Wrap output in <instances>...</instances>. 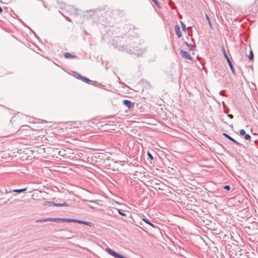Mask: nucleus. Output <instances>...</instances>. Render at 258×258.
<instances>
[{
	"instance_id": "f257e3e1",
	"label": "nucleus",
	"mask_w": 258,
	"mask_h": 258,
	"mask_svg": "<svg viewBox=\"0 0 258 258\" xmlns=\"http://www.w3.org/2000/svg\"><path fill=\"white\" fill-rule=\"evenodd\" d=\"M126 38V36H115L113 39V45L120 51L132 53V50L128 48L127 43L125 42Z\"/></svg>"
},
{
	"instance_id": "f03ea898",
	"label": "nucleus",
	"mask_w": 258,
	"mask_h": 258,
	"mask_svg": "<svg viewBox=\"0 0 258 258\" xmlns=\"http://www.w3.org/2000/svg\"><path fill=\"white\" fill-rule=\"evenodd\" d=\"M125 42L127 43L128 48L132 50L137 47L138 45V39L132 36H130L126 38Z\"/></svg>"
},
{
	"instance_id": "7ed1b4c3",
	"label": "nucleus",
	"mask_w": 258,
	"mask_h": 258,
	"mask_svg": "<svg viewBox=\"0 0 258 258\" xmlns=\"http://www.w3.org/2000/svg\"><path fill=\"white\" fill-rule=\"evenodd\" d=\"M76 78H77L78 80H81L83 82L86 83V84H90L91 82L93 83V85L95 86L96 85L95 84L97 83L96 82H92L91 80H90L89 78H86L85 77H84L79 73H76Z\"/></svg>"
},
{
	"instance_id": "20e7f679",
	"label": "nucleus",
	"mask_w": 258,
	"mask_h": 258,
	"mask_svg": "<svg viewBox=\"0 0 258 258\" xmlns=\"http://www.w3.org/2000/svg\"><path fill=\"white\" fill-rule=\"evenodd\" d=\"M105 250L108 252V254L115 258H123L124 256L116 252L115 251L113 250V249H111L109 247L106 248Z\"/></svg>"
},
{
	"instance_id": "39448f33",
	"label": "nucleus",
	"mask_w": 258,
	"mask_h": 258,
	"mask_svg": "<svg viewBox=\"0 0 258 258\" xmlns=\"http://www.w3.org/2000/svg\"><path fill=\"white\" fill-rule=\"evenodd\" d=\"M180 53L181 56L188 60H192V57L191 56L190 54L186 51L183 50L182 49H180Z\"/></svg>"
},
{
	"instance_id": "423d86ee",
	"label": "nucleus",
	"mask_w": 258,
	"mask_h": 258,
	"mask_svg": "<svg viewBox=\"0 0 258 258\" xmlns=\"http://www.w3.org/2000/svg\"><path fill=\"white\" fill-rule=\"evenodd\" d=\"M58 201L63 202L62 200L58 199V200H56V202H54V203L53 204V206H55V207H68L69 206V204L67 203H66V202L58 203L57 202Z\"/></svg>"
},
{
	"instance_id": "0eeeda50",
	"label": "nucleus",
	"mask_w": 258,
	"mask_h": 258,
	"mask_svg": "<svg viewBox=\"0 0 258 258\" xmlns=\"http://www.w3.org/2000/svg\"><path fill=\"white\" fill-rule=\"evenodd\" d=\"M122 104L126 106L128 109H131L134 106V103L129 100L124 99Z\"/></svg>"
},
{
	"instance_id": "6e6552de",
	"label": "nucleus",
	"mask_w": 258,
	"mask_h": 258,
	"mask_svg": "<svg viewBox=\"0 0 258 258\" xmlns=\"http://www.w3.org/2000/svg\"><path fill=\"white\" fill-rule=\"evenodd\" d=\"M222 135L224 137H225L226 138H227L228 139H229V140H230L231 141L233 142V143H234L235 144L237 145H239V146H242V145L239 143L238 141H237L236 140H235L234 139H233L232 137H231V136H230L229 135H228V134H226V133H223L222 134Z\"/></svg>"
},
{
	"instance_id": "1a4fd4ad",
	"label": "nucleus",
	"mask_w": 258,
	"mask_h": 258,
	"mask_svg": "<svg viewBox=\"0 0 258 258\" xmlns=\"http://www.w3.org/2000/svg\"><path fill=\"white\" fill-rule=\"evenodd\" d=\"M145 51H146L145 49H135V50H132V53H134L136 55H137L138 56H140V55H142V54H143Z\"/></svg>"
},
{
	"instance_id": "9d476101",
	"label": "nucleus",
	"mask_w": 258,
	"mask_h": 258,
	"mask_svg": "<svg viewBox=\"0 0 258 258\" xmlns=\"http://www.w3.org/2000/svg\"><path fill=\"white\" fill-rule=\"evenodd\" d=\"M112 212L114 214L117 213V214H118L120 215H121L122 216H124V217L126 216V214L125 213H124L123 211L122 210L118 209H117L116 208H113Z\"/></svg>"
},
{
	"instance_id": "9b49d317",
	"label": "nucleus",
	"mask_w": 258,
	"mask_h": 258,
	"mask_svg": "<svg viewBox=\"0 0 258 258\" xmlns=\"http://www.w3.org/2000/svg\"><path fill=\"white\" fill-rule=\"evenodd\" d=\"M142 220L145 222L146 224L151 226L152 227L154 228H158V227L156 225H155L154 224L152 223L151 222V221L148 218H142Z\"/></svg>"
},
{
	"instance_id": "f8f14e48",
	"label": "nucleus",
	"mask_w": 258,
	"mask_h": 258,
	"mask_svg": "<svg viewBox=\"0 0 258 258\" xmlns=\"http://www.w3.org/2000/svg\"><path fill=\"white\" fill-rule=\"evenodd\" d=\"M175 32L176 33V35L177 36V37L178 38H180L181 37L182 34L180 32V27L177 25H176L175 26Z\"/></svg>"
},
{
	"instance_id": "ddd939ff",
	"label": "nucleus",
	"mask_w": 258,
	"mask_h": 258,
	"mask_svg": "<svg viewBox=\"0 0 258 258\" xmlns=\"http://www.w3.org/2000/svg\"><path fill=\"white\" fill-rule=\"evenodd\" d=\"M79 223L86 225L91 227H93L94 225V224L92 222H89V221H85L81 220H79Z\"/></svg>"
},
{
	"instance_id": "4468645a",
	"label": "nucleus",
	"mask_w": 258,
	"mask_h": 258,
	"mask_svg": "<svg viewBox=\"0 0 258 258\" xmlns=\"http://www.w3.org/2000/svg\"><path fill=\"white\" fill-rule=\"evenodd\" d=\"M64 56L66 58H69L70 57H72V58H77V56L76 55H72L70 52H65L64 54Z\"/></svg>"
},
{
	"instance_id": "2eb2a0df",
	"label": "nucleus",
	"mask_w": 258,
	"mask_h": 258,
	"mask_svg": "<svg viewBox=\"0 0 258 258\" xmlns=\"http://www.w3.org/2000/svg\"><path fill=\"white\" fill-rule=\"evenodd\" d=\"M27 190V187L20 188V189H15L13 190V192H16L17 194H20L22 193Z\"/></svg>"
},
{
	"instance_id": "dca6fc26",
	"label": "nucleus",
	"mask_w": 258,
	"mask_h": 258,
	"mask_svg": "<svg viewBox=\"0 0 258 258\" xmlns=\"http://www.w3.org/2000/svg\"><path fill=\"white\" fill-rule=\"evenodd\" d=\"M58 155L61 157L65 158L67 156V154H66V150L62 149L58 151Z\"/></svg>"
},
{
	"instance_id": "f3484780",
	"label": "nucleus",
	"mask_w": 258,
	"mask_h": 258,
	"mask_svg": "<svg viewBox=\"0 0 258 258\" xmlns=\"http://www.w3.org/2000/svg\"><path fill=\"white\" fill-rule=\"evenodd\" d=\"M50 221L61 223V218H50Z\"/></svg>"
},
{
	"instance_id": "a211bd4d",
	"label": "nucleus",
	"mask_w": 258,
	"mask_h": 258,
	"mask_svg": "<svg viewBox=\"0 0 258 258\" xmlns=\"http://www.w3.org/2000/svg\"><path fill=\"white\" fill-rule=\"evenodd\" d=\"M54 202L45 201L44 202L43 205L45 206H53Z\"/></svg>"
},
{
	"instance_id": "6ab92c4d",
	"label": "nucleus",
	"mask_w": 258,
	"mask_h": 258,
	"mask_svg": "<svg viewBox=\"0 0 258 258\" xmlns=\"http://www.w3.org/2000/svg\"><path fill=\"white\" fill-rule=\"evenodd\" d=\"M222 52H223V55H224V57L226 58V60L230 59L229 57H228V55L227 54L226 52V51L224 49V47L223 46L222 47Z\"/></svg>"
},
{
	"instance_id": "aec40b11",
	"label": "nucleus",
	"mask_w": 258,
	"mask_h": 258,
	"mask_svg": "<svg viewBox=\"0 0 258 258\" xmlns=\"http://www.w3.org/2000/svg\"><path fill=\"white\" fill-rule=\"evenodd\" d=\"M205 16H206V18L208 22L209 26L210 27V28L211 29H213L212 23L211 22V20H210V18L209 16L207 14H206Z\"/></svg>"
},
{
	"instance_id": "412c9836",
	"label": "nucleus",
	"mask_w": 258,
	"mask_h": 258,
	"mask_svg": "<svg viewBox=\"0 0 258 258\" xmlns=\"http://www.w3.org/2000/svg\"><path fill=\"white\" fill-rule=\"evenodd\" d=\"M248 57L250 60H253V53L251 50H250Z\"/></svg>"
},
{
	"instance_id": "4be33fe9",
	"label": "nucleus",
	"mask_w": 258,
	"mask_h": 258,
	"mask_svg": "<svg viewBox=\"0 0 258 258\" xmlns=\"http://www.w3.org/2000/svg\"><path fill=\"white\" fill-rule=\"evenodd\" d=\"M190 50H194L196 48V44L191 45L189 44L187 46Z\"/></svg>"
},
{
	"instance_id": "5701e85b",
	"label": "nucleus",
	"mask_w": 258,
	"mask_h": 258,
	"mask_svg": "<svg viewBox=\"0 0 258 258\" xmlns=\"http://www.w3.org/2000/svg\"><path fill=\"white\" fill-rule=\"evenodd\" d=\"M180 23H181V28H182V31H184V32H185L186 31V26H185V25L182 21H180Z\"/></svg>"
},
{
	"instance_id": "b1692460",
	"label": "nucleus",
	"mask_w": 258,
	"mask_h": 258,
	"mask_svg": "<svg viewBox=\"0 0 258 258\" xmlns=\"http://www.w3.org/2000/svg\"><path fill=\"white\" fill-rule=\"evenodd\" d=\"M229 67H230V70H231V72H232V74H233L234 76H235L236 74H235V70H234V69L233 66V65H230V66H229Z\"/></svg>"
},
{
	"instance_id": "393cba45",
	"label": "nucleus",
	"mask_w": 258,
	"mask_h": 258,
	"mask_svg": "<svg viewBox=\"0 0 258 258\" xmlns=\"http://www.w3.org/2000/svg\"><path fill=\"white\" fill-rule=\"evenodd\" d=\"M147 156L148 157V158L151 160L152 161L153 159H154V157L153 156H152V155L150 153L149 151H148L147 152Z\"/></svg>"
},
{
	"instance_id": "a878e982",
	"label": "nucleus",
	"mask_w": 258,
	"mask_h": 258,
	"mask_svg": "<svg viewBox=\"0 0 258 258\" xmlns=\"http://www.w3.org/2000/svg\"><path fill=\"white\" fill-rule=\"evenodd\" d=\"M71 219L70 218H61V222H71Z\"/></svg>"
},
{
	"instance_id": "bb28decb",
	"label": "nucleus",
	"mask_w": 258,
	"mask_h": 258,
	"mask_svg": "<svg viewBox=\"0 0 258 258\" xmlns=\"http://www.w3.org/2000/svg\"><path fill=\"white\" fill-rule=\"evenodd\" d=\"M239 133L241 136H244L246 134L245 131L243 129L240 130L239 131Z\"/></svg>"
},
{
	"instance_id": "cd10ccee",
	"label": "nucleus",
	"mask_w": 258,
	"mask_h": 258,
	"mask_svg": "<svg viewBox=\"0 0 258 258\" xmlns=\"http://www.w3.org/2000/svg\"><path fill=\"white\" fill-rule=\"evenodd\" d=\"M250 138H251V137L248 134H245L244 135V139L246 140H250Z\"/></svg>"
},
{
	"instance_id": "c85d7f7f",
	"label": "nucleus",
	"mask_w": 258,
	"mask_h": 258,
	"mask_svg": "<svg viewBox=\"0 0 258 258\" xmlns=\"http://www.w3.org/2000/svg\"><path fill=\"white\" fill-rule=\"evenodd\" d=\"M152 2L154 3L155 5H156L158 7L160 8L159 3L158 0H152Z\"/></svg>"
},
{
	"instance_id": "c756f323",
	"label": "nucleus",
	"mask_w": 258,
	"mask_h": 258,
	"mask_svg": "<svg viewBox=\"0 0 258 258\" xmlns=\"http://www.w3.org/2000/svg\"><path fill=\"white\" fill-rule=\"evenodd\" d=\"M72 10L74 12V14L75 15H79V10H77L76 9H74V7L72 8Z\"/></svg>"
},
{
	"instance_id": "7c9ffc66",
	"label": "nucleus",
	"mask_w": 258,
	"mask_h": 258,
	"mask_svg": "<svg viewBox=\"0 0 258 258\" xmlns=\"http://www.w3.org/2000/svg\"><path fill=\"white\" fill-rule=\"evenodd\" d=\"M223 188L226 190H229L230 189V186L229 185H225L223 186Z\"/></svg>"
},
{
	"instance_id": "2f4dec72",
	"label": "nucleus",
	"mask_w": 258,
	"mask_h": 258,
	"mask_svg": "<svg viewBox=\"0 0 258 258\" xmlns=\"http://www.w3.org/2000/svg\"><path fill=\"white\" fill-rule=\"evenodd\" d=\"M97 10H97V9L89 10H88L87 12L88 13H91L92 12H97Z\"/></svg>"
},
{
	"instance_id": "473e14b6",
	"label": "nucleus",
	"mask_w": 258,
	"mask_h": 258,
	"mask_svg": "<svg viewBox=\"0 0 258 258\" xmlns=\"http://www.w3.org/2000/svg\"><path fill=\"white\" fill-rule=\"evenodd\" d=\"M71 222H76L79 223V220L78 219H71Z\"/></svg>"
},
{
	"instance_id": "72a5a7b5",
	"label": "nucleus",
	"mask_w": 258,
	"mask_h": 258,
	"mask_svg": "<svg viewBox=\"0 0 258 258\" xmlns=\"http://www.w3.org/2000/svg\"><path fill=\"white\" fill-rule=\"evenodd\" d=\"M50 221V218H47L43 219V222Z\"/></svg>"
},
{
	"instance_id": "f704fd0d",
	"label": "nucleus",
	"mask_w": 258,
	"mask_h": 258,
	"mask_svg": "<svg viewBox=\"0 0 258 258\" xmlns=\"http://www.w3.org/2000/svg\"><path fill=\"white\" fill-rule=\"evenodd\" d=\"M36 223H41L43 222V219H37L35 221Z\"/></svg>"
},
{
	"instance_id": "c9c22d12",
	"label": "nucleus",
	"mask_w": 258,
	"mask_h": 258,
	"mask_svg": "<svg viewBox=\"0 0 258 258\" xmlns=\"http://www.w3.org/2000/svg\"><path fill=\"white\" fill-rule=\"evenodd\" d=\"M227 62L228 63L229 66H230V65H233L232 63V62L231 61L230 59L227 60Z\"/></svg>"
},
{
	"instance_id": "e433bc0d",
	"label": "nucleus",
	"mask_w": 258,
	"mask_h": 258,
	"mask_svg": "<svg viewBox=\"0 0 258 258\" xmlns=\"http://www.w3.org/2000/svg\"><path fill=\"white\" fill-rule=\"evenodd\" d=\"M228 117H229L230 119H232L233 118V115L231 114H229L228 115Z\"/></svg>"
},
{
	"instance_id": "4c0bfd02",
	"label": "nucleus",
	"mask_w": 258,
	"mask_h": 258,
	"mask_svg": "<svg viewBox=\"0 0 258 258\" xmlns=\"http://www.w3.org/2000/svg\"><path fill=\"white\" fill-rule=\"evenodd\" d=\"M3 12V10L1 7H0V13H2Z\"/></svg>"
},
{
	"instance_id": "58836bf2",
	"label": "nucleus",
	"mask_w": 258,
	"mask_h": 258,
	"mask_svg": "<svg viewBox=\"0 0 258 258\" xmlns=\"http://www.w3.org/2000/svg\"><path fill=\"white\" fill-rule=\"evenodd\" d=\"M184 44L186 45V46H188V45L189 44V43H188L187 42H184Z\"/></svg>"
},
{
	"instance_id": "ea45409f",
	"label": "nucleus",
	"mask_w": 258,
	"mask_h": 258,
	"mask_svg": "<svg viewBox=\"0 0 258 258\" xmlns=\"http://www.w3.org/2000/svg\"><path fill=\"white\" fill-rule=\"evenodd\" d=\"M84 32L86 35H89V34L88 32H87L85 30H84Z\"/></svg>"
},
{
	"instance_id": "a19ab883",
	"label": "nucleus",
	"mask_w": 258,
	"mask_h": 258,
	"mask_svg": "<svg viewBox=\"0 0 258 258\" xmlns=\"http://www.w3.org/2000/svg\"><path fill=\"white\" fill-rule=\"evenodd\" d=\"M223 92H224V91H221L220 92V94L221 95H223Z\"/></svg>"
},
{
	"instance_id": "79ce46f5",
	"label": "nucleus",
	"mask_w": 258,
	"mask_h": 258,
	"mask_svg": "<svg viewBox=\"0 0 258 258\" xmlns=\"http://www.w3.org/2000/svg\"><path fill=\"white\" fill-rule=\"evenodd\" d=\"M66 19L69 21H71V20L69 19V17H67Z\"/></svg>"
},
{
	"instance_id": "37998d69",
	"label": "nucleus",
	"mask_w": 258,
	"mask_h": 258,
	"mask_svg": "<svg viewBox=\"0 0 258 258\" xmlns=\"http://www.w3.org/2000/svg\"><path fill=\"white\" fill-rule=\"evenodd\" d=\"M43 5L44 6V8H46V6L44 4V2H43Z\"/></svg>"
},
{
	"instance_id": "c03bdc74",
	"label": "nucleus",
	"mask_w": 258,
	"mask_h": 258,
	"mask_svg": "<svg viewBox=\"0 0 258 258\" xmlns=\"http://www.w3.org/2000/svg\"><path fill=\"white\" fill-rule=\"evenodd\" d=\"M90 203H94L95 202H94V201H90Z\"/></svg>"
},
{
	"instance_id": "a18cd8bd",
	"label": "nucleus",
	"mask_w": 258,
	"mask_h": 258,
	"mask_svg": "<svg viewBox=\"0 0 258 258\" xmlns=\"http://www.w3.org/2000/svg\"><path fill=\"white\" fill-rule=\"evenodd\" d=\"M100 86H103V85L101 84H99Z\"/></svg>"
},
{
	"instance_id": "49530a36",
	"label": "nucleus",
	"mask_w": 258,
	"mask_h": 258,
	"mask_svg": "<svg viewBox=\"0 0 258 258\" xmlns=\"http://www.w3.org/2000/svg\"><path fill=\"white\" fill-rule=\"evenodd\" d=\"M123 258H126L125 256H123Z\"/></svg>"
}]
</instances>
